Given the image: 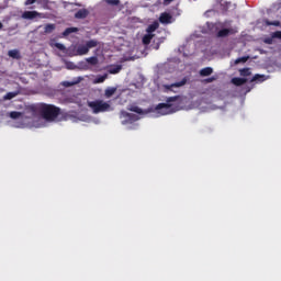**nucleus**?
Returning <instances> with one entry per match:
<instances>
[{
    "mask_svg": "<svg viewBox=\"0 0 281 281\" xmlns=\"http://www.w3.org/2000/svg\"><path fill=\"white\" fill-rule=\"evenodd\" d=\"M30 110L33 113H36V111H38L40 115H42V117L46 120V122H55L58 115H60V108L54 104L40 103L37 105L31 106Z\"/></svg>",
    "mask_w": 281,
    "mask_h": 281,
    "instance_id": "nucleus-1",
    "label": "nucleus"
},
{
    "mask_svg": "<svg viewBox=\"0 0 281 281\" xmlns=\"http://www.w3.org/2000/svg\"><path fill=\"white\" fill-rule=\"evenodd\" d=\"M213 31L215 32L216 38H227L238 32L236 29H225V23L216 22L213 24Z\"/></svg>",
    "mask_w": 281,
    "mask_h": 281,
    "instance_id": "nucleus-2",
    "label": "nucleus"
},
{
    "mask_svg": "<svg viewBox=\"0 0 281 281\" xmlns=\"http://www.w3.org/2000/svg\"><path fill=\"white\" fill-rule=\"evenodd\" d=\"M88 106L95 115H98V113H106V111H111V104L103 100L89 101Z\"/></svg>",
    "mask_w": 281,
    "mask_h": 281,
    "instance_id": "nucleus-3",
    "label": "nucleus"
},
{
    "mask_svg": "<svg viewBox=\"0 0 281 281\" xmlns=\"http://www.w3.org/2000/svg\"><path fill=\"white\" fill-rule=\"evenodd\" d=\"M100 43L97 40H90L86 42V44H80L75 49V56H87L89 54V49H93V47H98Z\"/></svg>",
    "mask_w": 281,
    "mask_h": 281,
    "instance_id": "nucleus-4",
    "label": "nucleus"
},
{
    "mask_svg": "<svg viewBox=\"0 0 281 281\" xmlns=\"http://www.w3.org/2000/svg\"><path fill=\"white\" fill-rule=\"evenodd\" d=\"M179 100V97H170L167 99V103H159L156 105V111H164L162 115H168L170 113V109L172 104L170 102H177Z\"/></svg>",
    "mask_w": 281,
    "mask_h": 281,
    "instance_id": "nucleus-5",
    "label": "nucleus"
},
{
    "mask_svg": "<svg viewBox=\"0 0 281 281\" xmlns=\"http://www.w3.org/2000/svg\"><path fill=\"white\" fill-rule=\"evenodd\" d=\"M22 19H26L27 21H34V19H43V13L38 11H24L22 13Z\"/></svg>",
    "mask_w": 281,
    "mask_h": 281,
    "instance_id": "nucleus-6",
    "label": "nucleus"
},
{
    "mask_svg": "<svg viewBox=\"0 0 281 281\" xmlns=\"http://www.w3.org/2000/svg\"><path fill=\"white\" fill-rule=\"evenodd\" d=\"M121 115H122V117L125 119L124 122L126 124H133V122H137V120H139V116H137L136 114L128 113V112H125V111H122Z\"/></svg>",
    "mask_w": 281,
    "mask_h": 281,
    "instance_id": "nucleus-7",
    "label": "nucleus"
},
{
    "mask_svg": "<svg viewBox=\"0 0 281 281\" xmlns=\"http://www.w3.org/2000/svg\"><path fill=\"white\" fill-rule=\"evenodd\" d=\"M188 83V79L183 78L181 81L171 83V85H164V88L167 89V91H172L175 88L184 87V85Z\"/></svg>",
    "mask_w": 281,
    "mask_h": 281,
    "instance_id": "nucleus-8",
    "label": "nucleus"
},
{
    "mask_svg": "<svg viewBox=\"0 0 281 281\" xmlns=\"http://www.w3.org/2000/svg\"><path fill=\"white\" fill-rule=\"evenodd\" d=\"M159 22L165 24V25H168L170 23H172V15L170 13H161L160 14V18H159Z\"/></svg>",
    "mask_w": 281,
    "mask_h": 281,
    "instance_id": "nucleus-9",
    "label": "nucleus"
},
{
    "mask_svg": "<svg viewBox=\"0 0 281 281\" xmlns=\"http://www.w3.org/2000/svg\"><path fill=\"white\" fill-rule=\"evenodd\" d=\"M89 11L87 9H80L75 13V19H87Z\"/></svg>",
    "mask_w": 281,
    "mask_h": 281,
    "instance_id": "nucleus-10",
    "label": "nucleus"
},
{
    "mask_svg": "<svg viewBox=\"0 0 281 281\" xmlns=\"http://www.w3.org/2000/svg\"><path fill=\"white\" fill-rule=\"evenodd\" d=\"M232 82L235 85V87H243V85H246L247 79L240 78V77H235L232 79Z\"/></svg>",
    "mask_w": 281,
    "mask_h": 281,
    "instance_id": "nucleus-11",
    "label": "nucleus"
},
{
    "mask_svg": "<svg viewBox=\"0 0 281 281\" xmlns=\"http://www.w3.org/2000/svg\"><path fill=\"white\" fill-rule=\"evenodd\" d=\"M212 74H214V69L212 67H205L200 70V76L202 77L212 76Z\"/></svg>",
    "mask_w": 281,
    "mask_h": 281,
    "instance_id": "nucleus-12",
    "label": "nucleus"
},
{
    "mask_svg": "<svg viewBox=\"0 0 281 281\" xmlns=\"http://www.w3.org/2000/svg\"><path fill=\"white\" fill-rule=\"evenodd\" d=\"M155 38V34L147 33L143 36V45H150V41Z\"/></svg>",
    "mask_w": 281,
    "mask_h": 281,
    "instance_id": "nucleus-13",
    "label": "nucleus"
},
{
    "mask_svg": "<svg viewBox=\"0 0 281 281\" xmlns=\"http://www.w3.org/2000/svg\"><path fill=\"white\" fill-rule=\"evenodd\" d=\"M265 80H267V77L265 75H255L250 82H265Z\"/></svg>",
    "mask_w": 281,
    "mask_h": 281,
    "instance_id": "nucleus-14",
    "label": "nucleus"
},
{
    "mask_svg": "<svg viewBox=\"0 0 281 281\" xmlns=\"http://www.w3.org/2000/svg\"><path fill=\"white\" fill-rule=\"evenodd\" d=\"M115 91H117V88L105 89V92H104L105 98H113V95H115Z\"/></svg>",
    "mask_w": 281,
    "mask_h": 281,
    "instance_id": "nucleus-15",
    "label": "nucleus"
},
{
    "mask_svg": "<svg viewBox=\"0 0 281 281\" xmlns=\"http://www.w3.org/2000/svg\"><path fill=\"white\" fill-rule=\"evenodd\" d=\"M56 30V24H46L44 27V34H52Z\"/></svg>",
    "mask_w": 281,
    "mask_h": 281,
    "instance_id": "nucleus-16",
    "label": "nucleus"
},
{
    "mask_svg": "<svg viewBox=\"0 0 281 281\" xmlns=\"http://www.w3.org/2000/svg\"><path fill=\"white\" fill-rule=\"evenodd\" d=\"M120 71H122V66L121 65H116V66H113L109 69V74H120Z\"/></svg>",
    "mask_w": 281,
    "mask_h": 281,
    "instance_id": "nucleus-17",
    "label": "nucleus"
},
{
    "mask_svg": "<svg viewBox=\"0 0 281 281\" xmlns=\"http://www.w3.org/2000/svg\"><path fill=\"white\" fill-rule=\"evenodd\" d=\"M239 76L247 78V76H251V70L249 68L239 69Z\"/></svg>",
    "mask_w": 281,
    "mask_h": 281,
    "instance_id": "nucleus-18",
    "label": "nucleus"
},
{
    "mask_svg": "<svg viewBox=\"0 0 281 281\" xmlns=\"http://www.w3.org/2000/svg\"><path fill=\"white\" fill-rule=\"evenodd\" d=\"M157 27H159V24H157V23L148 25V27L146 30L147 34H153V32H155L157 30Z\"/></svg>",
    "mask_w": 281,
    "mask_h": 281,
    "instance_id": "nucleus-19",
    "label": "nucleus"
},
{
    "mask_svg": "<svg viewBox=\"0 0 281 281\" xmlns=\"http://www.w3.org/2000/svg\"><path fill=\"white\" fill-rule=\"evenodd\" d=\"M86 60H87V63H88L89 65H92V66H95V65H98V63H99L97 56L88 57Z\"/></svg>",
    "mask_w": 281,
    "mask_h": 281,
    "instance_id": "nucleus-20",
    "label": "nucleus"
},
{
    "mask_svg": "<svg viewBox=\"0 0 281 281\" xmlns=\"http://www.w3.org/2000/svg\"><path fill=\"white\" fill-rule=\"evenodd\" d=\"M109 78V75L104 74L103 76H99L94 79L95 85H101V82H104Z\"/></svg>",
    "mask_w": 281,
    "mask_h": 281,
    "instance_id": "nucleus-21",
    "label": "nucleus"
},
{
    "mask_svg": "<svg viewBox=\"0 0 281 281\" xmlns=\"http://www.w3.org/2000/svg\"><path fill=\"white\" fill-rule=\"evenodd\" d=\"M75 32H78V27H68L64 31V36H69V34H74Z\"/></svg>",
    "mask_w": 281,
    "mask_h": 281,
    "instance_id": "nucleus-22",
    "label": "nucleus"
},
{
    "mask_svg": "<svg viewBox=\"0 0 281 281\" xmlns=\"http://www.w3.org/2000/svg\"><path fill=\"white\" fill-rule=\"evenodd\" d=\"M130 111H132L133 113H138V115H142L144 113V110H142V108L136 106V105H132L130 108Z\"/></svg>",
    "mask_w": 281,
    "mask_h": 281,
    "instance_id": "nucleus-23",
    "label": "nucleus"
},
{
    "mask_svg": "<svg viewBox=\"0 0 281 281\" xmlns=\"http://www.w3.org/2000/svg\"><path fill=\"white\" fill-rule=\"evenodd\" d=\"M23 113L13 111V112H10L9 117H11V120H19V117H21Z\"/></svg>",
    "mask_w": 281,
    "mask_h": 281,
    "instance_id": "nucleus-24",
    "label": "nucleus"
},
{
    "mask_svg": "<svg viewBox=\"0 0 281 281\" xmlns=\"http://www.w3.org/2000/svg\"><path fill=\"white\" fill-rule=\"evenodd\" d=\"M18 95H19V92H8L4 95V100H12V99L16 98Z\"/></svg>",
    "mask_w": 281,
    "mask_h": 281,
    "instance_id": "nucleus-25",
    "label": "nucleus"
},
{
    "mask_svg": "<svg viewBox=\"0 0 281 281\" xmlns=\"http://www.w3.org/2000/svg\"><path fill=\"white\" fill-rule=\"evenodd\" d=\"M249 60V56L239 57L235 60V65H240V63H247Z\"/></svg>",
    "mask_w": 281,
    "mask_h": 281,
    "instance_id": "nucleus-26",
    "label": "nucleus"
},
{
    "mask_svg": "<svg viewBox=\"0 0 281 281\" xmlns=\"http://www.w3.org/2000/svg\"><path fill=\"white\" fill-rule=\"evenodd\" d=\"M8 55L10 56V58H19V50L16 49L9 50Z\"/></svg>",
    "mask_w": 281,
    "mask_h": 281,
    "instance_id": "nucleus-27",
    "label": "nucleus"
},
{
    "mask_svg": "<svg viewBox=\"0 0 281 281\" xmlns=\"http://www.w3.org/2000/svg\"><path fill=\"white\" fill-rule=\"evenodd\" d=\"M265 23H266V25H273L274 27H279V25H280V21L266 20Z\"/></svg>",
    "mask_w": 281,
    "mask_h": 281,
    "instance_id": "nucleus-28",
    "label": "nucleus"
},
{
    "mask_svg": "<svg viewBox=\"0 0 281 281\" xmlns=\"http://www.w3.org/2000/svg\"><path fill=\"white\" fill-rule=\"evenodd\" d=\"M108 5H120V0H105Z\"/></svg>",
    "mask_w": 281,
    "mask_h": 281,
    "instance_id": "nucleus-29",
    "label": "nucleus"
},
{
    "mask_svg": "<svg viewBox=\"0 0 281 281\" xmlns=\"http://www.w3.org/2000/svg\"><path fill=\"white\" fill-rule=\"evenodd\" d=\"M74 85H78V81L71 82V81H64L63 86L64 87H74Z\"/></svg>",
    "mask_w": 281,
    "mask_h": 281,
    "instance_id": "nucleus-30",
    "label": "nucleus"
},
{
    "mask_svg": "<svg viewBox=\"0 0 281 281\" xmlns=\"http://www.w3.org/2000/svg\"><path fill=\"white\" fill-rule=\"evenodd\" d=\"M55 47L57 48V49H59L60 52H65V49H67L63 44H60V43H55Z\"/></svg>",
    "mask_w": 281,
    "mask_h": 281,
    "instance_id": "nucleus-31",
    "label": "nucleus"
},
{
    "mask_svg": "<svg viewBox=\"0 0 281 281\" xmlns=\"http://www.w3.org/2000/svg\"><path fill=\"white\" fill-rule=\"evenodd\" d=\"M214 80H216V77L206 78V79H204V82L206 85H210V82H214Z\"/></svg>",
    "mask_w": 281,
    "mask_h": 281,
    "instance_id": "nucleus-32",
    "label": "nucleus"
},
{
    "mask_svg": "<svg viewBox=\"0 0 281 281\" xmlns=\"http://www.w3.org/2000/svg\"><path fill=\"white\" fill-rule=\"evenodd\" d=\"M273 38H281V31H277L273 33Z\"/></svg>",
    "mask_w": 281,
    "mask_h": 281,
    "instance_id": "nucleus-33",
    "label": "nucleus"
},
{
    "mask_svg": "<svg viewBox=\"0 0 281 281\" xmlns=\"http://www.w3.org/2000/svg\"><path fill=\"white\" fill-rule=\"evenodd\" d=\"M36 0H25L24 5H33Z\"/></svg>",
    "mask_w": 281,
    "mask_h": 281,
    "instance_id": "nucleus-34",
    "label": "nucleus"
},
{
    "mask_svg": "<svg viewBox=\"0 0 281 281\" xmlns=\"http://www.w3.org/2000/svg\"><path fill=\"white\" fill-rule=\"evenodd\" d=\"M265 43H267L268 45H271V44L273 43V40L267 38V40L265 41Z\"/></svg>",
    "mask_w": 281,
    "mask_h": 281,
    "instance_id": "nucleus-35",
    "label": "nucleus"
},
{
    "mask_svg": "<svg viewBox=\"0 0 281 281\" xmlns=\"http://www.w3.org/2000/svg\"><path fill=\"white\" fill-rule=\"evenodd\" d=\"M172 1H175V0H164V3H165V5H168V4L172 3Z\"/></svg>",
    "mask_w": 281,
    "mask_h": 281,
    "instance_id": "nucleus-36",
    "label": "nucleus"
},
{
    "mask_svg": "<svg viewBox=\"0 0 281 281\" xmlns=\"http://www.w3.org/2000/svg\"><path fill=\"white\" fill-rule=\"evenodd\" d=\"M154 49H159V43L154 46Z\"/></svg>",
    "mask_w": 281,
    "mask_h": 281,
    "instance_id": "nucleus-37",
    "label": "nucleus"
},
{
    "mask_svg": "<svg viewBox=\"0 0 281 281\" xmlns=\"http://www.w3.org/2000/svg\"><path fill=\"white\" fill-rule=\"evenodd\" d=\"M0 30H3V23L0 22Z\"/></svg>",
    "mask_w": 281,
    "mask_h": 281,
    "instance_id": "nucleus-38",
    "label": "nucleus"
}]
</instances>
